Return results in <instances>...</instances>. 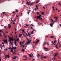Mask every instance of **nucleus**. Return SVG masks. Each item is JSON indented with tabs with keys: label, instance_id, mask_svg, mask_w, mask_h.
I'll list each match as a JSON object with an SVG mask.
<instances>
[{
	"label": "nucleus",
	"instance_id": "obj_1",
	"mask_svg": "<svg viewBox=\"0 0 61 61\" xmlns=\"http://www.w3.org/2000/svg\"><path fill=\"white\" fill-rule=\"evenodd\" d=\"M39 16H35V18L38 19L39 20H41L42 22H43V19L41 18V16L40 15H39Z\"/></svg>",
	"mask_w": 61,
	"mask_h": 61
},
{
	"label": "nucleus",
	"instance_id": "obj_2",
	"mask_svg": "<svg viewBox=\"0 0 61 61\" xmlns=\"http://www.w3.org/2000/svg\"><path fill=\"white\" fill-rule=\"evenodd\" d=\"M28 41V42H27L26 43H25V45H30V44H31V40H30V41L28 39H27Z\"/></svg>",
	"mask_w": 61,
	"mask_h": 61
},
{
	"label": "nucleus",
	"instance_id": "obj_3",
	"mask_svg": "<svg viewBox=\"0 0 61 61\" xmlns=\"http://www.w3.org/2000/svg\"><path fill=\"white\" fill-rule=\"evenodd\" d=\"M9 40H10V41H9V42H10V43H11V44H12V42H11V41H13V38H10V37H9Z\"/></svg>",
	"mask_w": 61,
	"mask_h": 61
},
{
	"label": "nucleus",
	"instance_id": "obj_4",
	"mask_svg": "<svg viewBox=\"0 0 61 61\" xmlns=\"http://www.w3.org/2000/svg\"><path fill=\"white\" fill-rule=\"evenodd\" d=\"M7 57V58H9V55H6V56H5V60H6V58Z\"/></svg>",
	"mask_w": 61,
	"mask_h": 61
},
{
	"label": "nucleus",
	"instance_id": "obj_5",
	"mask_svg": "<svg viewBox=\"0 0 61 61\" xmlns=\"http://www.w3.org/2000/svg\"><path fill=\"white\" fill-rule=\"evenodd\" d=\"M3 42L5 43H6V44H7V40H3Z\"/></svg>",
	"mask_w": 61,
	"mask_h": 61
},
{
	"label": "nucleus",
	"instance_id": "obj_6",
	"mask_svg": "<svg viewBox=\"0 0 61 61\" xmlns=\"http://www.w3.org/2000/svg\"><path fill=\"white\" fill-rule=\"evenodd\" d=\"M26 1H27V3H26V5H29V4H30V2L29 1V2H28L27 0H26Z\"/></svg>",
	"mask_w": 61,
	"mask_h": 61
},
{
	"label": "nucleus",
	"instance_id": "obj_7",
	"mask_svg": "<svg viewBox=\"0 0 61 61\" xmlns=\"http://www.w3.org/2000/svg\"><path fill=\"white\" fill-rule=\"evenodd\" d=\"M30 35H31V34H29V33H28V34L26 33V35H27V36H30Z\"/></svg>",
	"mask_w": 61,
	"mask_h": 61
},
{
	"label": "nucleus",
	"instance_id": "obj_8",
	"mask_svg": "<svg viewBox=\"0 0 61 61\" xmlns=\"http://www.w3.org/2000/svg\"><path fill=\"white\" fill-rule=\"evenodd\" d=\"M38 42H39V40H37V41H36V45H37V44L38 43Z\"/></svg>",
	"mask_w": 61,
	"mask_h": 61
},
{
	"label": "nucleus",
	"instance_id": "obj_9",
	"mask_svg": "<svg viewBox=\"0 0 61 61\" xmlns=\"http://www.w3.org/2000/svg\"><path fill=\"white\" fill-rule=\"evenodd\" d=\"M19 45H20V46H25V45H21V41H20V42H19Z\"/></svg>",
	"mask_w": 61,
	"mask_h": 61
},
{
	"label": "nucleus",
	"instance_id": "obj_10",
	"mask_svg": "<svg viewBox=\"0 0 61 61\" xmlns=\"http://www.w3.org/2000/svg\"><path fill=\"white\" fill-rule=\"evenodd\" d=\"M56 42V41H51V43H52V44H54V43H55Z\"/></svg>",
	"mask_w": 61,
	"mask_h": 61
},
{
	"label": "nucleus",
	"instance_id": "obj_11",
	"mask_svg": "<svg viewBox=\"0 0 61 61\" xmlns=\"http://www.w3.org/2000/svg\"><path fill=\"white\" fill-rule=\"evenodd\" d=\"M16 48L15 47H13L12 48L10 49V50H13V49H15Z\"/></svg>",
	"mask_w": 61,
	"mask_h": 61
},
{
	"label": "nucleus",
	"instance_id": "obj_12",
	"mask_svg": "<svg viewBox=\"0 0 61 61\" xmlns=\"http://www.w3.org/2000/svg\"><path fill=\"white\" fill-rule=\"evenodd\" d=\"M57 44H56L55 46V47H56V48H57V49H58V47H57Z\"/></svg>",
	"mask_w": 61,
	"mask_h": 61
},
{
	"label": "nucleus",
	"instance_id": "obj_13",
	"mask_svg": "<svg viewBox=\"0 0 61 61\" xmlns=\"http://www.w3.org/2000/svg\"><path fill=\"white\" fill-rule=\"evenodd\" d=\"M53 24V23H51V24H50V25L52 27L53 26H52V25Z\"/></svg>",
	"mask_w": 61,
	"mask_h": 61
},
{
	"label": "nucleus",
	"instance_id": "obj_14",
	"mask_svg": "<svg viewBox=\"0 0 61 61\" xmlns=\"http://www.w3.org/2000/svg\"><path fill=\"white\" fill-rule=\"evenodd\" d=\"M22 52H25V49H22Z\"/></svg>",
	"mask_w": 61,
	"mask_h": 61
},
{
	"label": "nucleus",
	"instance_id": "obj_15",
	"mask_svg": "<svg viewBox=\"0 0 61 61\" xmlns=\"http://www.w3.org/2000/svg\"><path fill=\"white\" fill-rule=\"evenodd\" d=\"M14 40H15L14 44H16V40H15V39H14Z\"/></svg>",
	"mask_w": 61,
	"mask_h": 61
},
{
	"label": "nucleus",
	"instance_id": "obj_16",
	"mask_svg": "<svg viewBox=\"0 0 61 61\" xmlns=\"http://www.w3.org/2000/svg\"><path fill=\"white\" fill-rule=\"evenodd\" d=\"M51 20H52V22H53V23H55V21L53 20H52V19H51Z\"/></svg>",
	"mask_w": 61,
	"mask_h": 61
},
{
	"label": "nucleus",
	"instance_id": "obj_17",
	"mask_svg": "<svg viewBox=\"0 0 61 61\" xmlns=\"http://www.w3.org/2000/svg\"><path fill=\"white\" fill-rule=\"evenodd\" d=\"M55 37H54L53 36H51L50 37V38H54Z\"/></svg>",
	"mask_w": 61,
	"mask_h": 61
},
{
	"label": "nucleus",
	"instance_id": "obj_18",
	"mask_svg": "<svg viewBox=\"0 0 61 61\" xmlns=\"http://www.w3.org/2000/svg\"><path fill=\"white\" fill-rule=\"evenodd\" d=\"M12 58L13 59H16V57H14Z\"/></svg>",
	"mask_w": 61,
	"mask_h": 61
},
{
	"label": "nucleus",
	"instance_id": "obj_19",
	"mask_svg": "<svg viewBox=\"0 0 61 61\" xmlns=\"http://www.w3.org/2000/svg\"><path fill=\"white\" fill-rule=\"evenodd\" d=\"M46 45V42H44V43H43V46H44L45 45Z\"/></svg>",
	"mask_w": 61,
	"mask_h": 61
},
{
	"label": "nucleus",
	"instance_id": "obj_20",
	"mask_svg": "<svg viewBox=\"0 0 61 61\" xmlns=\"http://www.w3.org/2000/svg\"><path fill=\"white\" fill-rule=\"evenodd\" d=\"M3 0H0V3H1L2 2Z\"/></svg>",
	"mask_w": 61,
	"mask_h": 61
},
{
	"label": "nucleus",
	"instance_id": "obj_21",
	"mask_svg": "<svg viewBox=\"0 0 61 61\" xmlns=\"http://www.w3.org/2000/svg\"><path fill=\"white\" fill-rule=\"evenodd\" d=\"M5 12H3V15H5Z\"/></svg>",
	"mask_w": 61,
	"mask_h": 61
},
{
	"label": "nucleus",
	"instance_id": "obj_22",
	"mask_svg": "<svg viewBox=\"0 0 61 61\" xmlns=\"http://www.w3.org/2000/svg\"><path fill=\"white\" fill-rule=\"evenodd\" d=\"M15 34H16V29H15Z\"/></svg>",
	"mask_w": 61,
	"mask_h": 61
},
{
	"label": "nucleus",
	"instance_id": "obj_23",
	"mask_svg": "<svg viewBox=\"0 0 61 61\" xmlns=\"http://www.w3.org/2000/svg\"><path fill=\"white\" fill-rule=\"evenodd\" d=\"M43 56H41V60H43Z\"/></svg>",
	"mask_w": 61,
	"mask_h": 61
},
{
	"label": "nucleus",
	"instance_id": "obj_24",
	"mask_svg": "<svg viewBox=\"0 0 61 61\" xmlns=\"http://www.w3.org/2000/svg\"><path fill=\"white\" fill-rule=\"evenodd\" d=\"M41 14L42 15H44V12H41Z\"/></svg>",
	"mask_w": 61,
	"mask_h": 61
},
{
	"label": "nucleus",
	"instance_id": "obj_25",
	"mask_svg": "<svg viewBox=\"0 0 61 61\" xmlns=\"http://www.w3.org/2000/svg\"><path fill=\"white\" fill-rule=\"evenodd\" d=\"M37 57H39L40 56V55L39 54H37Z\"/></svg>",
	"mask_w": 61,
	"mask_h": 61
},
{
	"label": "nucleus",
	"instance_id": "obj_26",
	"mask_svg": "<svg viewBox=\"0 0 61 61\" xmlns=\"http://www.w3.org/2000/svg\"><path fill=\"white\" fill-rule=\"evenodd\" d=\"M28 55H29L30 56V57H32V56H31V54H28Z\"/></svg>",
	"mask_w": 61,
	"mask_h": 61
},
{
	"label": "nucleus",
	"instance_id": "obj_27",
	"mask_svg": "<svg viewBox=\"0 0 61 61\" xmlns=\"http://www.w3.org/2000/svg\"><path fill=\"white\" fill-rule=\"evenodd\" d=\"M44 49H48V48H46L45 47H44Z\"/></svg>",
	"mask_w": 61,
	"mask_h": 61
},
{
	"label": "nucleus",
	"instance_id": "obj_28",
	"mask_svg": "<svg viewBox=\"0 0 61 61\" xmlns=\"http://www.w3.org/2000/svg\"><path fill=\"white\" fill-rule=\"evenodd\" d=\"M17 18H15V20H14V21H16V19Z\"/></svg>",
	"mask_w": 61,
	"mask_h": 61
},
{
	"label": "nucleus",
	"instance_id": "obj_29",
	"mask_svg": "<svg viewBox=\"0 0 61 61\" xmlns=\"http://www.w3.org/2000/svg\"><path fill=\"white\" fill-rule=\"evenodd\" d=\"M36 8H38L37 7H38V6L37 5H36Z\"/></svg>",
	"mask_w": 61,
	"mask_h": 61
},
{
	"label": "nucleus",
	"instance_id": "obj_30",
	"mask_svg": "<svg viewBox=\"0 0 61 61\" xmlns=\"http://www.w3.org/2000/svg\"><path fill=\"white\" fill-rule=\"evenodd\" d=\"M57 55L56 54H55V55L54 56V57H55V56H56Z\"/></svg>",
	"mask_w": 61,
	"mask_h": 61
},
{
	"label": "nucleus",
	"instance_id": "obj_31",
	"mask_svg": "<svg viewBox=\"0 0 61 61\" xmlns=\"http://www.w3.org/2000/svg\"><path fill=\"white\" fill-rule=\"evenodd\" d=\"M35 10V11H36V10H37V9H36V8L34 9V10Z\"/></svg>",
	"mask_w": 61,
	"mask_h": 61
},
{
	"label": "nucleus",
	"instance_id": "obj_32",
	"mask_svg": "<svg viewBox=\"0 0 61 61\" xmlns=\"http://www.w3.org/2000/svg\"><path fill=\"white\" fill-rule=\"evenodd\" d=\"M34 10H32V14H34Z\"/></svg>",
	"mask_w": 61,
	"mask_h": 61
},
{
	"label": "nucleus",
	"instance_id": "obj_33",
	"mask_svg": "<svg viewBox=\"0 0 61 61\" xmlns=\"http://www.w3.org/2000/svg\"><path fill=\"white\" fill-rule=\"evenodd\" d=\"M11 50V52H12L13 53V51L12 50Z\"/></svg>",
	"mask_w": 61,
	"mask_h": 61
},
{
	"label": "nucleus",
	"instance_id": "obj_34",
	"mask_svg": "<svg viewBox=\"0 0 61 61\" xmlns=\"http://www.w3.org/2000/svg\"><path fill=\"white\" fill-rule=\"evenodd\" d=\"M58 43H59V39H58Z\"/></svg>",
	"mask_w": 61,
	"mask_h": 61
},
{
	"label": "nucleus",
	"instance_id": "obj_35",
	"mask_svg": "<svg viewBox=\"0 0 61 61\" xmlns=\"http://www.w3.org/2000/svg\"><path fill=\"white\" fill-rule=\"evenodd\" d=\"M49 42H47V45L49 46Z\"/></svg>",
	"mask_w": 61,
	"mask_h": 61
},
{
	"label": "nucleus",
	"instance_id": "obj_36",
	"mask_svg": "<svg viewBox=\"0 0 61 61\" xmlns=\"http://www.w3.org/2000/svg\"><path fill=\"white\" fill-rule=\"evenodd\" d=\"M15 11L16 12H18V10H16V9L15 10Z\"/></svg>",
	"mask_w": 61,
	"mask_h": 61
},
{
	"label": "nucleus",
	"instance_id": "obj_37",
	"mask_svg": "<svg viewBox=\"0 0 61 61\" xmlns=\"http://www.w3.org/2000/svg\"><path fill=\"white\" fill-rule=\"evenodd\" d=\"M31 34H33V32H32V31L31 32Z\"/></svg>",
	"mask_w": 61,
	"mask_h": 61
},
{
	"label": "nucleus",
	"instance_id": "obj_38",
	"mask_svg": "<svg viewBox=\"0 0 61 61\" xmlns=\"http://www.w3.org/2000/svg\"><path fill=\"white\" fill-rule=\"evenodd\" d=\"M16 17H18V15L16 14Z\"/></svg>",
	"mask_w": 61,
	"mask_h": 61
},
{
	"label": "nucleus",
	"instance_id": "obj_39",
	"mask_svg": "<svg viewBox=\"0 0 61 61\" xmlns=\"http://www.w3.org/2000/svg\"><path fill=\"white\" fill-rule=\"evenodd\" d=\"M5 51H7V49H5Z\"/></svg>",
	"mask_w": 61,
	"mask_h": 61
},
{
	"label": "nucleus",
	"instance_id": "obj_40",
	"mask_svg": "<svg viewBox=\"0 0 61 61\" xmlns=\"http://www.w3.org/2000/svg\"><path fill=\"white\" fill-rule=\"evenodd\" d=\"M15 13V11H13V12H12V13H13V14Z\"/></svg>",
	"mask_w": 61,
	"mask_h": 61
},
{
	"label": "nucleus",
	"instance_id": "obj_41",
	"mask_svg": "<svg viewBox=\"0 0 61 61\" xmlns=\"http://www.w3.org/2000/svg\"><path fill=\"white\" fill-rule=\"evenodd\" d=\"M5 32L7 34L8 33V32H7V31H5Z\"/></svg>",
	"mask_w": 61,
	"mask_h": 61
},
{
	"label": "nucleus",
	"instance_id": "obj_42",
	"mask_svg": "<svg viewBox=\"0 0 61 61\" xmlns=\"http://www.w3.org/2000/svg\"><path fill=\"white\" fill-rule=\"evenodd\" d=\"M11 27V26H9V29Z\"/></svg>",
	"mask_w": 61,
	"mask_h": 61
},
{
	"label": "nucleus",
	"instance_id": "obj_43",
	"mask_svg": "<svg viewBox=\"0 0 61 61\" xmlns=\"http://www.w3.org/2000/svg\"><path fill=\"white\" fill-rule=\"evenodd\" d=\"M1 61V58H0V61Z\"/></svg>",
	"mask_w": 61,
	"mask_h": 61
},
{
	"label": "nucleus",
	"instance_id": "obj_44",
	"mask_svg": "<svg viewBox=\"0 0 61 61\" xmlns=\"http://www.w3.org/2000/svg\"><path fill=\"white\" fill-rule=\"evenodd\" d=\"M35 48V46H33V49H34Z\"/></svg>",
	"mask_w": 61,
	"mask_h": 61
},
{
	"label": "nucleus",
	"instance_id": "obj_45",
	"mask_svg": "<svg viewBox=\"0 0 61 61\" xmlns=\"http://www.w3.org/2000/svg\"><path fill=\"white\" fill-rule=\"evenodd\" d=\"M52 8L53 9V10H55L53 9V7H52Z\"/></svg>",
	"mask_w": 61,
	"mask_h": 61
},
{
	"label": "nucleus",
	"instance_id": "obj_46",
	"mask_svg": "<svg viewBox=\"0 0 61 61\" xmlns=\"http://www.w3.org/2000/svg\"><path fill=\"white\" fill-rule=\"evenodd\" d=\"M22 32H25V31H24V30H22Z\"/></svg>",
	"mask_w": 61,
	"mask_h": 61
},
{
	"label": "nucleus",
	"instance_id": "obj_47",
	"mask_svg": "<svg viewBox=\"0 0 61 61\" xmlns=\"http://www.w3.org/2000/svg\"><path fill=\"white\" fill-rule=\"evenodd\" d=\"M0 33H1V30H0Z\"/></svg>",
	"mask_w": 61,
	"mask_h": 61
},
{
	"label": "nucleus",
	"instance_id": "obj_48",
	"mask_svg": "<svg viewBox=\"0 0 61 61\" xmlns=\"http://www.w3.org/2000/svg\"><path fill=\"white\" fill-rule=\"evenodd\" d=\"M38 1H38L36 2V3H38Z\"/></svg>",
	"mask_w": 61,
	"mask_h": 61
},
{
	"label": "nucleus",
	"instance_id": "obj_49",
	"mask_svg": "<svg viewBox=\"0 0 61 61\" xmlns=\"http://www.w3.org/2000/svg\"><path fill=\"white\" fill-rule=\"evenodd\" d=\"M26 25V26H29V25Z\"/></svg>",
	"mask_w": 61,
	"mask_h": 61
},
{
	"label": "nucleus",
	"instance_id": "obj_50",
	"mask_svg": "<svg viewBox=\"0 0 61 61\" xmlns=\"http://www.w3.org/2000/svg\"><path fill=\"white\" fill-rule=\"evenodd\" d=\"M43 8H44V9H45V8L44 7V6L43 7Z\"/></svg>",
	"mask_w": 61,
	"mask_h": 61
},
{
	"label": "nucleus",
	"instance_id": "obj_51",
	"mask_svg": "<svg viewBox=\"0 0 61 61\" xmlns=\"http://www.w3.org/2000/svg\"><path fill=\"white\" fill-rule=\"evenodd\" d=\"M25 42V41H23V42H22V43H24V42Z\"/></svg>",
	"mask_w": 61,
	"mask_h": 61
},
{
	"label": "nucleus",
	"instance_id": "obj_52",
	"mask_svg": "<svg viewBox=\"0 0 61 61\" xmlns=\"http://www.w3.org/2000/svg\"><path fill=\"white\" fill-rule=\"evenodd\" d=\"M16 54V53H15V52H14V53H13V55H14V54Z\"/></svg>",
	"mask_w": 61,
	"mask_h": 61
},
{
	"label": "nucleus",
	"instance_id": "obj_53",
	"mask_svg": "<svg viewBox=\"0 0 61 61\" xmlns=\"http://www.w3.org/2000/svg\"><path fill=\"white\" fill-rule=\"evenodd\" d=\"M4 28H6V26H5L4 27Z\"/></svg>",
	"mask_w": 61,
	"mask_h": 61
},
{
	"label": "nucleus",
	"instance_id": "obj_54",
	"mask_svg": "<svg viewBox=\"0 0 61 61\" xmlns=\"http://www.w3.org/2000/svg\"><path fill=\"white\" fill-rule=\"evenodd\" d=\"M59 48H61V46L60 45H59Z\"/></svg>",
	"mask_w": 61,
	"mask_h": 61
},
{
	"label": "nucleus",
	"instance_id": "obj_55",
	"mask_svg": "<svg viewBox=\"0 0 61 61\" xmlns=\"http://www.w3.org/2000/svg\"><path fill=\"white\" fill-rule=\"evenodd\" d=\"M11 48H12V47H9V49H10Z\"/></svg>",
	"mask_w": 61,
	"mask_h": 61
},
{
	"label": "nucleus",
	"instance_id": "obj_56",
	"mask_svg": "<svg viewBox=\"0 0 61 61\" xmlns=\"http://www.w3.org/2000/svg\"><path fill=\"white\" fill-rule=\"evenodd\" d=\"M33 31H36V30H35L34 29H33Z\"/></svg>",
	"mask_w": 61,
	"mask_h": 61
},
{
	"label": "nucleus",
	"instance_id": "obj_57",
	"mask_svg": "<svg viewBox=\"0 0 61 61\" xmlns=\"http://www.w3.org/2000/svg\"><path fill=\"white\" fill-rule=\"evenodd\" d=\"M18 40H19V39H17V41H18Z\"/></svg>",
	"mask_w": 61,
	"mask_h": 61
},
{
	"label": "nucleus",
	"instance_id": "obj_58",
	"mask_svg": "<svg viewBox=\"0 0 61 61\" xmlns=\"http://www.w3.org/2000/svg\"><path fill=\"white\" fill-rule=\"evenodd\" d=\"M31 25L32 26H34L33 25H32V24H31Z\"/></svg>",
	"mask_w": 61,
	"mask_h": 61
},
{
	"label": "nucleus",
	"instance_id": "obj_59",
	"mask_svg": "<svg viewBox=\"0 0 61 61\" xmlns=\"http://www.w3.org/2000/svg\"><path fill=\"white\" fill-rule=\"evenodd\" d=\"M46 58V56H45V57H44V58Z\"/></svg>",
	"mask_w": 61,
	"mask_h": 61
},
{
	"label": "nucleus",
	"instance_id": "obj_60",
	"mask_svg": "<svg viewBox=\"0 0 61 61\" xmlns=\"http://www.w3.org/2000/svg\"><path fill=\"white\" fill-rule=\"evenodd\" d=\"M24 60H26V59H24Z\"/></svg>",
	"mask_w": 61,
	"mask_h": 61
},
{
	"label": "nucleus",
	"instance_id": "obj_61",
	"mask_svg": "<svg viewBox=\"0 0 61 61\" xmlns=\"http://www.w3.org/2000/svg\"><path fill=\"white\" fill-rule=\"evenodd\" d=\"M59 26H61V24L60 25H59Z\"/></svg>",
	"mask_w": 61,
	"mask_h": 61
},
{
	"label": "nucleus",
	"instance_id": "obj_62",
	"mask_svg": "<svg viewBox=\"0 0 61 61\" xmlns=\"http://www.w3.org/2000/svg\"><path fill=\"white\" fill-rule=\"evenodd\" d=\"M4 26V25H1V26Z\"/></svg>",
	"mask_w": 61,
	"mask_h": 61
},
{
	"label": "nucleus",
	"instance_id": "obj_63",
	"mask_svg": "<svg viewBox=\"0 0 61 61\" xmlns=\"http://www.w3.org/2000/svg\"><path fill=\"white\" fill-rule=\"evenodd\" d=\"M22 36V34H20V36Z\"/></svg>",
	"mask_w": 61,
	"mask_h": 61
},
{
	"label": "nucleus",
	"instance_id": "obj_64",
	"mask_svg": "<svg viewBox=\"0 0 61 61\" xmlns=\"http://www.w3.org/2000/svg\"><path fill=\"white\" fill-rule=\"evenodd\" d=\"M54 18H56V17H54Z\"/></svg>",
	"mask_w": 61,
	"mask_h": 61
}]
</instances>
